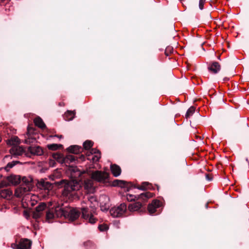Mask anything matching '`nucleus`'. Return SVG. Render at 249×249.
Masks as SVG:
<instances>
[{"label":"nucleus","mask_w":249,"mask_h":249,"mask_svg":"<svg viewBox=\"0 0 249 249\" xmlns=\"http://www.w3.org/2000/svg\"><path fill=\"white\" fill-rule=\"evenodd\" d=\"M101 158V155H99V156H94L92 157L91 160L93 162H97L98 161L99 159Z\"/></svg>","instance_id":"nucleus-40"},{"label":"nucleus","mask_w":249,"mask_h":249,"mask_svg":"<svg viewBox=\"0 0 249 249\" xmlns=\"http://www.w3.org/2000/svg\"><path fill=\"white\" fill-rule=\"evenodd\" d=\"M68 152L74 154H78L83 150L82 147L77 145H73L69 146L67 149Z\"/></svg>","instance_id":"nucleus-20"},{"label":"nucleus","mask_w":249,"mask_h":249,"mask_svg":"<svg viewBox=\"0 0 249 249\" xmlns=\"http://www.w3.org/2000/svg\"><path fill=\"white\" fill-rule=\"evenodd\" d=\"M98 229L100 231H104L108 229V227L107 225L101 224L99 225Z\"/></svg>","instance_id":"nucleus-37"},{"label":"nucleus","mask_w":249,"mask_h":249,"mask_svg":"<svg viewBox=\"0 0 249 249\" xmlns=\"http://www.w3.org/2000/svg\"><path fill=\"white\" fill-rule=\"evenodd\" d=\"M157 186L158 190H159V186L157 185Z\"/></svg>","instance_id":"nucleus-52"},{"label":"nucleus","mask_w":249,"mask_h":249,"mask_svg":"<svg viewBox=\"0 0 249 249\" xmlns=\"http://www.w3.org/2000/svg\"><path fill=\"white\" fill-rule=\"evenodd\" d=\"M56 211L58 212V215L63 216L71 221L77 219L80 215V212L77 209L68 207L60 208Z\"/></svg>","instance_id":"nucleus-5"},{"label":"nucleus","mask_w":249,"mask_h":249,"mask_svg":"<svg viewBox=\"0 0 249 249\" xmlns=\"http://www.w3.org/2000/svg\"><path fill=\"white\" fill-rule=\"evenodd\" d=\"M20 142V139L17 136V156L28 155V150H26L22 146H18Z\"/></svg>","instance_id":"nucleus-15"},{"label":"nucleus","mask_w":249,"mask_h":249,"mask_svg":"<svg viewBox=\"0 0 249 249\" xmlns=\"http://www.w3.org/2000/svg\"><path fill=\"white\" fill-rule=\"evenodd\" d=\"M42 215V214L39 213H37L35 210L32 212L33 218L36 220L39 219Z\"/></svg>","instance_id":"nucleus-34"},{"label":"nucleus","mask_w":249,"mask_h":249,"mask_svg":"<svg viewBox=\"0 0 249 249\" xmlns=\"http://www.w3.org/2000/svg\"><path fill=\"white\" fill-rule=\"evenodd\" d=\"M69 170L71 172L70 180L62 179L56 182L58 186L64 187L62 194L66 196H72V192L79 190L83 183L87 187L90 185V180L86 178L85 176L88 175L86 172H81L77 167L72 166L69 167Z\"/></svg>","instance_id":"nucleus-1"},{"label":"nucleus","mask_w":249,"mask_h":249,"mask_svg":"<svg viewBox=\"0 0 249 249\" xmlns=\"http://www.w3.org/2000/svg\"><path fill=\"white\" fill-rule=\"evenodd\" d=\"M145 203L142 200H136L134 203L128 205V209L131 212L137 211L143 208Z\"/></svg>","instance_id":"nucleus-10"},{"label":"nucleus","mask_w":249,"mask_h":249,"mask_svg":"<svg viewBox=\"0 0 249 249\" xmlns=\"http://www.w3.org/2000/svg\"><path fill=\"white\" fill-rule=\"evenodd\" d=\"M52 157L57 161L61 164L64 163L66 166L71 163H76L79 162L80 160L84 161L85 160V156L82 154L79 155L78 157L77 156H75L71 155L64 157L63 155L59 153H54L52 154Z\"/></svg>","instance_id":"nucleus-4"},{"label":"nucleus","mask_w":249,"mask_h":249,"mask_svg":"<svg viewBox=\"0 0 249 249\" xmlns=\"http://www.w3.org/2000/svg\"><path fill=\"white\" fill-rule=\"evenodd\" d=\"M32 242L27 239H21L18 244L17 243V249H30Z\"/></svg>","instance_id":"nucleus-13"},{"label":"nucleus","mask_w":249,"mask_h":249,"mask_svg":"<svg viewBox=\"0 0 249 249\" xmlns=\"http://www.w3.org/2000/svg\"><path fill=\"white\" fill-rule=\"evenodd\" d=\"M206 0H199V8L200 10L203 9L204 4Z\"/></svg>","instance_id":"nucleus-39"},{"label":"nucleus","mask_w":249,"mask_h":249,"mask_svg":"<svg viewBox=\"0 0 249 249\" xmlns=\"http://www.w3.org/2000/svg\"><path fill=\"white\" fill-rule=\"evenodd\" d=\"M102 199H104L105 201H107V202L105 203L103 202H100L101 210L102 211H107L109 209V204L108 203L109 198L106 196H103L100 197V201Z\"/></svg>","instance_id":"nucleus-19"},{"label":"nucleus","mask_w":249,"mask_h":249,"mask_svg":"<svg viewBox=\"0 0 249 249\" xmlns=\"http://www.w3.org/2000/svg\"><path fill=\"white\" fill-rule=\"evenodd\" d=\"M90 153H87V156L89 157L90 156V155H92L93 154H99L100 155H101V152L100 150H99L97 149L96 148H91L90 151Z\"/></svg>","instance_id":"nucleus-33"},{"label":"nucleus","mask_w":249,"mask_h":249,"mask_svg":"<svg viewBox=\"0 0 249 249\" xmlns=\"http://www.w3.org/2000/svg\"><path fill=\"white\" fill-rule=\"evenodd\" d=\"M205 177L207 180L209 181H211L213 179V178L211 177V176L210 174H206L205 175Z\"/></svg>","instance_id":"nucleus-42"},{"label":"nucleus","mask_w":249,"mask_h":249,"mask_svg":"<svg viewBox=\"0 0 249 249\" xmlns=\"http://www.w3.org/2000/svg\"><path fill=\"white\" fill-rule=\"evenodd\" d=\"M109 177V174L106 172L101 171H96L91 174V178L100 182H104Z\"/></svg>","instance_id":"nucleus-8"},{"label":"nucleus","mask_w":249,"mask_h":249,"mask_svg":"<svg viewBox=\"0 0 249 249\" xmlns=\"http://www.w3.org/2000/svg\"><path fill=\"white\" fill-rule=\"evenodd\" d=\"M47 147L49 150L54 151L58 149H61L63 148V145L61 144L53 143L47 145Z\"/></svg>","instance_id":"nucleus-26"},{"label":"nucleus","mask_w":249,"mask_h":249,"mask_svg":"<svg viewBox=\"0 0 249 249\" xmlns=\"http://www.w3.org/2000/svg\"><path fill=\"white\" fill-rule=\"evenodd\" d=\"M34 123L36 126L41 129H45L46 128V126L42 119L39 117H37L34 119Z\"/></svg>","instance_id":"nucleus-22"},{"label":"nucleus","mask_w":249,"mask_h":249,"mask_svg":"<svg viewBox=\"0 0 249 249\" xmlns=\"http://www.w3.org/2000/svg\"><path fill=\"white\" fill-rule=\"evenodd\" d=\"M161 206V202L158 200H153L152 202L148 204L147 209L150 214H153L157 211V209Z\"/></svg>","instance_id":"nucleus-11"},{"label":"nucleus","mask_w":249,"mask_h":249,"mask_svg":"<svg viewBox=\"0 0 249 249\" xmlns=\"http://www.w3.org/2000/svg\"><path fill=\"white\" fill-rule=\"evenodd\" d=\"M206 207H207V206H208V204H206Z\"/></svg>","instance_id":"nucleus-55"},{"label":"nucleus","mask_w":249,"mask_h":249,"mask_svg":"<svg viewBox=\"0 0 249 249\" xmlns=\"http://www.w3.org/2000/svg\"><path fill=\"white\" fill-rule=\"evenodd\" d=\"M87 159H88V160H90V159H89V158H88Z\"/></svg>","instance_id":"nucleus-54"},{"label":"nucleus","mask_w":249,"mask_h":249,"mask_svg":"<svg viewBox=\"0 0 249 249\" xmlns=\"http://www.w3.org/2000/svg\"><path fill=\"white\" fill-rule=\"evenodd\" d=\"M17 197L22 196L24 193L30 191L32 189V179L26 177L17 175Z\"/></svg>","instance_id":"nucleus-2"},{"label":"nucleus","mask_w":249,"mask_h":249,"mask_svg":"<svg viewBox=\"0 0 249 249\" xmlns=\"http://www.w3.org/2000/svg\"><path fill=\"white\" fill-rule=\"evenodd\" d=\"M38 185L39 187L48 190H51L53 187L52 183L43 179H41L38 182Z\"/></svg>","instance_id":"nucleus-16"},{"label":"nucleus","mask_w":249,"mask_h":249,"mask_svg":"<svg viewBox=\"0 0 249 249\" xmlns=\"http://www.w3.org/2000/svg\"><path fill=\"white\" fill-rule=\"evenodd\" d=\"M196 138L197 139H198V138H199V139H201V137H199V136H196Z\"/></svg>","instance_id":"nucleus-48"},{"label":"nucleus","mask_w":249,"mask_h":249,"mask_svg":"<svg viewBox=\"0 0 249 249\" xmlns=\"http://www.w3.org/2000/svg\"><path fill=\"white\" fill-rule=\"evenodd\" d=\"M22 205H23V207L24 208H25V207H26V206H24V205L23 204Z\"/></svg>","instance_id":"nucleus-51"},{"label":"nucleus","mask_w":249,"mask_h":249,"mask_svg":"<svg viewBox=\"0 0 249 249\" xmlns=\"http://www.w3.org/2000/svg\"><path fill=\"white\" fill-rule=\"evenodd\" d=\"M24 141L25 143L30 144L36 141V139L32 138L31 136H28V138L26 139Z\"/></svg>","instance_id":"nucleus-36"},{"label":"nucleus","mask_w":249,"mask_h":249,"mask_svg":"<svg viewBox=\"0 0 249 249\" xmlns=\"http://www.w3.org/2000/svg\"><path fill=\"white\" fill-rule=\"evenodd\" d=\"M195 107L193 106L191 107L187 111L186 113L185 114V117L186 118L190 117L191 116L193 115V114L195 111Z\"/></svg>","instance_id":"nucleus-28"},{"label":"nucleus","mask_w":249,"mask_h":249,"mask_svg":"<svg viewBox=\"0 0 249 249\" xmlns=\"http://www.w3.org/2000/svg\"><path fill=\"white\" fill-rule=\"evenodd\" d=\"M126 208V205L124 203H123L118 207L112 208L110 210L109 213L113 217H121L125 212Z\"/></svg>","instance_id":"nucleus-7"},{"label":"nucleus","mask_w":249,"mask_h":249,"mask_svg":"<svg viewBox=\"0 0 249 249\" xmlns=\"http://www.w3.org/2000/svg\"><path fill=\"white\" fill-rule=\"evenodd\" d=\"M12 195V191L8 189L1 190L0 191V197L9 199Z\"/></svg>","instance_id":"nucleus-21"},{"label":"nucleus","mask_w":249,"mask_h":249,"mask_svg":"<svg viewBox=\"0 0 249 249\" xmlns=\"http://www.w3.org/2000/svg\"><path fill=\"white\" fill-rule=\"evenodd\" d=\"M35 128L29 125L27 127V135L28 136H31L32 134H33L35 133Z\"/></svg>","instance_id":"nucleus-32"},{"label":"nucleus","mask_w":249,"mask_h":249,"mask_svg":"<svg viewBox=\"0 0 249 249\" xmlns=\"http://www.w3.org/2000/svg\"><path fill=\"white\" fill-rule=\"evenodd\" d=\"M7 144L9 145H13V147L9 150L11 155H16V138L12 137L7 141Z\"/></svg>","instance_id":"nucleus-18"},{"label":"nucleus","mask_w":249,"mask_h":249,"mask_svg":"<svg viewBox=\"0 0 249 249\" xmlns=\"http://www.w3.org/2000/svg\"><path fill=\"white\" fill-rule=\"evenodd\" d=\"M28 154L32 155L41 156L44 153L43 150L39 146H30L28 147Z\"/></svg>","instance_id":"nucleus-12"},{"label":"nucleus","mask_w":249,"mask_h":249,"mask_svg":"<svg viewBox=\"0 0 249 249\" xmlns=\"http://www.w3.org/2000/svg\"><path fill=\"white\" fill-rule=\"evenodd\" d=\"M24 212V214L26 216H29V213H27V212H26L25 211Z\"/></svg>","instance_id":"nucleus-46"},{"label":"nucleus","mask_w":249,"mask_h":249,"mask_svg":"<svg viewBox=\"0 0 249 249\" xmlns=\"http://www.w3.org/2000/svg\"><path fill=\"white\" fill-rule=\"evenodd\" d=\"M153 194L149 192L142 193L139 195H126V199L128 201H135L136 200H142L143 202H146L148 199L152 197Z\"/></svg>","instance_id":"nucleus-6"},{"label":"nucleus","mask_w":249,"mask_h":249,"mask_svg":"<svg viewBox=\"0 0 249 249\" xmlns=\"http://www.w3.org/2000/svg\"><path fill=\"white\" fill-rule=\"evenodd\" d=\"M75 113L74 111L68 110L64 115V118L66 121H71L75 116Z\"/></svg>","instance_id":"nucleus-23"},{"label":"nucleus","mask_w":249,"mask_h":249,"mask_svg":"<svg viewBox=\"0 0 249 249\" xmlns=\"http://www.w3.org/2000/svg\"><path fill=\"white\" fill-rule=\"evenodd\" d=\"M47 208V205L45 203H40L38 206H37L35 210L37 213H39L42 214V212Z\"/></svg>","instance_id":"nucleus-25"},{"label":"nucleus","mask_w":249,"mask_h":249,"mask_svg":"<svg viewBox=\"0 0 249 249\" xmlns=\"http://www.w3.org/2000/svg\"><path fill=\"white\" fill-rule=\"evenodd\" d=\"M16 163H17V164H18V163H21L19 161H17Z\"/></svg>","instance_id":"nucleus-49"},{"label":"nucleus","mask_w":249,"mask_h":249,"mask_svg":"<svg viewBox=\"0 0 249 249\" xmlns=\"http://www.w3.org/2000/svg\"><path fill=\"white\" fill-rule=\"evenodd\" d=\"M46 217L47 220L48 221L53 219L54 218V214L53 212L51 210H48L47 211Z\"/></svg>","instance_id":"nucleus-30"},{"label":"nucleus","mask_w":249,"mask_h":249,"mask_svg":"<svg viewBox=\"0 0 249 249\" xmlns=\"http://www.w3.org/2000/svg\"><path fill=\"white\" fill-rule=\"evenodd\" d=\"M88 199L91 204L97 201L96 198L93 196H88Z\"/></svg>","instance_id":"nucleus-38"},{"label":"nucleus","mask_w":249,"mask_h":249,"mask_svg":"<svg viewBox=\"0 0 249 249\" xmlns=\"http://www.w3.org/2000/svg\"><path fill=\"white\" fill-rule=\"evenodd\" d=\"M208 69L211 73L216 74L220 71L221 66L218 62L213 61L210 63Z\"/></svg>","instance_id":"nucleus-14"},{"label":"nucleus","mask_w":249,"mask_h":249,"mask_svg":"<svg viewBox=\"0 0 249 249\" xmlns=\"http://www.w3.org/2000/svg\"><path fill=\"white\" fill-rule=\"evenodd\" d=\"M93 145V142L90 140L86 141L83 144V148L85 150L90 149Z\"/></svg>","instance_id":"nucleus-27"},{"label":"nucleus","mask_w":249,"mask_h":249,"mask_svg":"<svg viewBox=\"0 0 249 249\" xmlns=\"http://www.w3.org/2000/svg\"><path fill=\"white\" fill-rule=\"evenodd\" d=\"M110 170L112 175L115 177H117L120 176L122 172L121 167L116 164H111Z\"/></svg>","instance_id":"nucleus-17"},{"label":"nucleus","mask_w":249,"mask_h":249,"mask_svg":"<svg viewBox=\"0 0 249 249\" xmlns=\"http://www.w3.org/2000/svg\"><path fill=\"white\" fill-rule=\"evenodd\" d=\"M113 186H120L122 188H126V191L128 192L131 188H137L141 190H146L147 189L154 190L152 184L148 182H143L141 185H134L131 182H127L124 180L115 179L112 183Z\"/></svg>","instance_id":"nucleus-3"},{"label":"nucleus","mask_w":249,"mask_h":249,"mask_svg":"<svg viewBox=\"0 0 249 249\" xmlns=\"http://www.w3.org/2000/svg\"><path fill=\"white\" fill-rule=\"evenodd\" d=\"M14 245H15V244H12V247L13 248H14Z\"/></svg>","instance_id":"nucleus-50"},{"label":"nucleus","mask_w":249,"mask_h":249,"mask_svg":"<svg viewBox=\"0 0 249 249\" xmlns=\"http://www.w3.org/2000/svg\"><path fill=\"white\" fill-rule=\"evenodd\" d=\"M83 245L88 249H93L94 247V243L90 240L84 242Z\"/></svg>","instance_id":"nucleus-29"},{"label":"nucleus","mask_w":249,"mask_h":249,"mask_svg":"<svg viewBox=\"0 0 249 249\" xmlns=\"http://www.w3.org/2000/svg\"><path fill=\"white\" fill-rule=\"evenodd\" d=\"M217 58H218V59H219V60H221V59H220V55H219L217 56Z\"/></svg>","instance_id":"nucleus-47"},{"label":"nucleus","mask_w":249,"mask_h":249,"mask_svg":"<svg viewBox=\"0 0 249 249\" xmlns=\"http://www.w3.org/2000/svg\"><path fill=\"white\" fill-rule=\"evenodd\" d=\"M173 52V48L171 46H168L166 47L165 50V54L166 56L169 55L170 54L172 53Z\"/></svg>","instance_id":"nucleus-35"},{"label":"nucleus","mask_w":249,"mask_h":249,"mask_svg":"<svg viewBox=\"0 0 249 249\" xmlns=\"http://www.w3.org/2000/svg\"><path fill=\"white\" fill-rule=\"evenodd\" d=\"M49 164L51 167H54L55 166L56 162L53 160L50 159L49 161Z\"/></svg>","instance_id":"nucleus-41"},{"label":"nucleus","mask_w":249,"mask_h":249,"mask_svg":"<svg viewBox=\"0 0 249 249\" xmlns=\"http://www.w3.org/2000/svg\"><path fill=\"white\" fill-rule=\"evenodd\" d=\"M9 158H11V155H7V156H5L4 159L6 160V159H8Z\"/></svg>","instance_id":"nucleus-44"},{"label":"nucleus","mask_w":249,"mask_h":249,"mask_svg":"<svg viewBox=\"0 0 249 249\" xmlns=\"http://www.w3.org/2000/svg\"><path fill=\"white\" fill-rule=\"evenodd\" d=\"M2 175L1 174H0V179L2 178ZM5 184H4V182H0V187L1 188L2 187H3L4 186H5Z\"/></svg>","instance_id":"nucleus-43"},{"label":"nucleus","mask_w":249,"mask_h":249,"mask_svg":"<svg viewBox=\"0 0 249 249\" xmlns=\"http://www.w3.org/2000/svg\"><path fill=\"white\" fill-rule=\"evenodd\" d=\"M6 179L8 181V182L7 183H4V184L5 186L6 185H10L11 184H12L13 185H16V176L14 175H11L10 176H8L6 178Z\"/></svg>","instance_id":"nucleus-24"},{"label":"nucleus","mask_w":249,"mask_h":249,"mask_svg":"<svg viewBox=\"0 0 249 249\" xmlns=\"http://www.w3.org/2000/svg\"><path fill=\"white\" fill-rule=\"evenodd\" d=\"M16 165V161L13 160L11 162H9L5 167L4 169L6 171H9L10 169L13 168Z\"/></svg>","instance_id":"nucleus-31"},{"label":"nucleus","mask_w":249,"mask_h":249,"mask_svg":"<svg viewBox=\"0 0 249 249\" xmlns=\"http://www.w3.org/2000/svg\"><path fill=\"white\" fill-rule=\"evenodd\" d=\"M246 161H248V159H246Z\"/></svg>","instance_id":"nucleus-53"},{"label":"nucleus","mask_w":249,"mask_h":249,"mask_svg":"<svg viewBox=\"0 0 249 249\" xmlns=\"http://www.w3.org/2000/svg\"><path fill=\"white\" fill-rule=\"evenodd\" d=\"M82 216L86 220H89V222L91 224H94L97 221V219L94 217L91 213H89L88 207L81 208Z\"/></svg>","instance_id":"nucleus-9"},{"label":"nucleus","mask_w":249,"mask_h":249,"mask_svg":"<svg viewBox=\"0 0 249 249\" xmlns=\"http://www.w3.org/2000/svg\"><path fill=\"white\" fill-rule=\"evenodd\" d=\"M54 137H58V138H61L63 137L62 135L59 136V135H55L54 136Z\"/></svg>","instance_id":"nucleus-45"}]
</instances>
